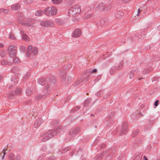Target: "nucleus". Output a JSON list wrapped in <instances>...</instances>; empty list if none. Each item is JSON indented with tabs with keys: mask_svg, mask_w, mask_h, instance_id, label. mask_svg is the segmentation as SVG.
Wrapping results in <instances>:
<instances>
[{
	"mask_svg": "<svg viewBox=\"0 0 160 160\" xmlns=\"http://www.w3.org/2000/svg\"><path fill=\"white\" fill-rule=\"evenodd\" d=\"M62 130V128L59 127H58L55 130H51L49 131L46 132L42 133L41 135V136L42 137V142H46L52 138L54 137L56 135L58 132H61Z\"/></svg>",
	"mask_w": 160,
	"mask_h": 160,
	"instance_id": "obj_1",
	"label": "nucleus"
},
{
	"mask_svg": "<svg viewBox=\"0 0 160 160\" xmlns=\"http://www.w3.org/2000/svg\"><path fill=\"white\" fill-rule=\"evenodd\" d=\"M81 11V9L78 6H74L68 10V14L72 17L77 16Z\"/></svg>",
	"mask_w": 160,
	"mask_h": 160,
	"instance_id": "obj_2",
	"label": "nucleus"
},
{
	"mask_svg": "<svg viewBox=\"0 0 160 160\" xmlns=\"http://www.w3.org/2000/svg\"><path fill=\"white\" fill-rule=\"evenodd\" d=\"M56 82V78L54 77H52L50 78L47 79L45 87V90L47 91L50 90L53 88Z\"/></svg>",
	"mask_w": 160,
	"mask_h": 160,
	"instance_id": "obj_3",
	"label": "nucleus"
},
{
	"mask_svg": "<svg viewBox=\"0 0 160 160\" xmlns=\"http://www.w3.org/2000/svg\"><path fill=\"white\" fill-rule=\"evenodd\" d=\"M57 12V10L54 7H48L44 10L45 14L48 16H53Z\"/></svg>",
	"mask_w": 160,
	"mask_h": 160,
	"instance_id": "obj_4",
	"label": "nucleus"
},
{
	"mask_svg": "<svg viewBox=\"0 0 160 160\" xmlns=\"http://www.w3.org/2000/svg\"><path fill=\"white\" fill-rule=\"evenodd\" d=\"M9 55L10 57H13L17 53V48L15 46H10L8 50Z\"/></svg>",
	"mask_w": 160,
	"mask_h": 160,
	"instance_id": "obj_5",
	"label": "nucleus"
},
{
	"mask_svg": "<svg viewBox=\"0 0 160 160\" xmlns=\"http://www.w3.org/2000/svg\"><path fill=\"white\" fill-rule=\"evenodd\" d=\"M81 131V128L79 127L72 128L69 131V135L71 137H74L78 134Z\"/></svg>",
	"mask_w": 160,
	"mask_h": 160,
	"instance_id": "obj_6",
	"label": "nucleus"
},
{
	"mask_svg": "<svg viewBox=\"0 0 160 160\" xmlns=\"http://www.w3.org/2000/svg\"><path fill=\"white\" fill-rule=\"evenodd\" d=\"M38 50L37 48L34 47L32 48V46L31 45H29L28 46V51L26 52V54L27 56H28L32 53L34 55H36L38 53Z\"/></svg>",
	"mask_w": 160,
	"mask_h": 160,
	"instance_id": "obj_7",
	"label": "nucleus"
},
{
	"mask_svg": "<svg viewBox=\"0 0 160 160\" xmlns=\"http://www.w3.org/2000/svg\"><path fill=\"white\" fill-rule=\"evenodd\" d=\"M128 130V123L127 122H124L122 125L121 130L119 134L120 135H123L127 132Z\"/></svg>",
	"mask_w": 160,
	"mask_h": 160,
	"instance_id": "obj_8",
	"label": "nucleus"
},
{
	"mask_svg": "<svg viewBox=\"0 0 160 160\" xmlns=\"http://www.w3.org/2000/svg\"><path fill=\"white\" fill-rule=\"evenodd\" d=\"M103 155L106 156V160H110L113 156V153L112 151L107 150L103 152Z\"/></svg>",
	"mask_w": 160,
	"mask_h": 160,
	"instance_id": "obj_9",
	"label": "nucleus"
},
{
	"mask_svg": "<svg viewBox=\"0 0 160 160\" xmlns=\"http://www.w3.org/2000/svg\"><path fill=\"white\" fill-rule=\"evenodd\" d=\"M40 25L45 27H53L54 26V23L50 21H43L41 22Z\"/></svg>",
	"mask_w": 160,
	"mask_h": 160,
	"instance_id": "obj_10",
	"label": "nucleus"
},
{
	"mask_svg": "<svg viewBox=\"0 0 160 160\" xmlns=\"http://www.w3.org/2000/svg\"><path fill=\"white\" fill-rule=\"evenodd\" d=\"M16 16L17 17L18 22L22 25V23H24V22L22 21L23 18V14L20 12H18L16 13Z\"/></svg>",
	"mask_w": 160,
	"mask_h": 160,
	"instance_id": "obj_11",
	"label": "nucleus"
},
{
	"mask_svg": "<svg viewBox=\"0 0 160 160\" xmlns=\"http://www.w3.org/2000/svg\"><path fill=\"white\" fill-rule=\"evenodd\" d=\"M34 20L32 19H28L27 20L26 22H24V23H22V25L27 26L28 27L31 26L32 25L34 24Z\"/></svg>",
	"mask_w": 160,
	"mask_h": 160,
	"instance_id": "obj_12",
	"label": "nucleus"
},
{
	"mask_svg": "<svg viewBox=\"0 0 160 160\" xmlns=\"http://www.w3.org/2000/svg\"><path fill=\"white\" fill-rule=\"evenodd\" d=\"M81 31L80 29H76L73 32L72 36L74 38L78 37L81 35Z\"/></svg>",
	"mask_w": 160,
	"mask_h": 160,
	"instance_id": "obj_13",
	"label": "nucleus"
},
{
	"mask_svg": "<svg viewBox=\"0 0 160 160\" xmlns=\"http://www.w3.org/2000/svg\"><path fill=\"white\" fill-rule=\"evenodd\" d=\"M66 69L65 68V70L63 69H61L60 70L59 72V76L60 77L61 79L63 78H65L66 76Z\"/></svg>",
	"mask_w": 160,
	"mask_h": 160,
	"instance_id": "obj_14",
	"label": "nucleus"
},
{
	"mask_svg": "<svg viewBox=\"0 0 160 160\" xmlns=\"http://www.w3.org/2000/svg\"><path fill=\"white\" fill-rule=\"evenodd\" d=\"M42 122V119L41 118L37 119L34 123V126L35 128H38L41 124Z\"/></svg>",
	"mask_w": 160,
	"mask_h": 160,
	"instance_id": "obj_15",
	"label": "nucleus"
},
{
	"mask_svg": "<svg viewBox=\"0 0 160 160\" xmlns=\"http://www.w3.org/2000/svg\"><path fill=\"white\" fill-rule=\"evenodd\" d=\"M20 4L17 3L12 5L11 6V8L13 10H18L20 8Z\"/></svg>",
	"mask_w": 160,
	"mask_h": 160,
	"instance_id": "obj_16",
	"label": "nucleus"
},
{
	"mask_svg": "<svg viewBox=\"0 0 160 160\" xmlns=\"http://www.w3.org/2000/svg\"><path fill=\"white\" fill-rule=\"evenodd\" d=\"M97 8L98 9H101L102 11H105L106 8H105V4L104 3H100L97 7Z\"/></svg>",
	"mask_w": 160,
	"mask_h": 160,
	"instance_id": "obj_17",
	"label": "nucleus"
},
{
	"mask_svg": "<svg viewBox=\"0 0 160 160\" xmlns=\"http://www.w3.org/2000/svg\"><path fill=\"white\" fill-rule=\"evenodd\" d=\"M48 78H46L45 79L43 78H39L38 80V82L39 84L43 85L44 84L46 85V81H47V79Z\"/></svg>",
	"mask_w": 160,
	"mask_h": 160,
	"instance_id": "obj_18",
	"label": "nucleus"
},
{
	"mask_svg": "<svg viewBox=\"0 0 160 160\" xmlns=\"http://www.w3.org/2000/svg\"><path fill=\"white\" fill-rule=\"evenodd\" d=\"M33 88H28L26 90V93L27 95L30 96L33 93Z\"/></svg>",
	"mask_w": 160,
	"mask_h": 160,
	"instance_id": "obj_19",
	"label": "nucleus"
},
{
	"mask_svg": "<svg viewBox=\"0 0 160 160\" xmlns=\"http://www.w3.org/2000/svg\"><path fill=\"white\" fill-rule=\"evenodd\" d=\"M71 78L69 77H68L67 78H66V77L65 78H63L61 79V81L64 84H65L69 83L71 81Z\"/></svg>",
	"mask_w": 160,
	"mask_h": 160,
	"instance_id": "obj_20",
	"label": "nucleus"
},
{
	"mask_svg": "<svg viewBox=\"0 0 160 160\" xmlns=\"http://www.w3.org/2000/svg\"><path fill=\"white\" fill-rule=\"evenodd\" d=\"M123 16V12L121 11H118L115 14V17L117 18H121Z\"/></svg>",
	"mask_w": 160,
	"mask_h": 160,
	"instance_id": "obj_21",
	"label": "nucleus"
},
{
	"mask_svg": "<svg viewBox=\"0 0 160 160\" xmlns=\"http://www.w3.org/2000/svg\"><path fill=\"white\" fill-rule=\"evenodd\" d=\"M1 63L2 65H4L7 64H8L9 65H11L13 63L12 62H8L7 60L5 59H2L1 61Z\"/></svg>",
	"mask_w": 160,
	"mask_h": 160,
	"instance_id": "obj_22",
	"label": "nucleus"
},
{
	"mask_svg": "<svg viewBox=\"0 0 160 160\" xmlns=\"http://www.w3.org/2000/svg\"><path fill=\"white\" fill-rule=\"evenodd\" d=\"M56 22L58 25H61L64 24V21L59 18H56L55 19Z\"/></svg>",
	"mask_w": 160,
	"mask_h": 160,
	"instance_id": "obj_23",
	"label": "nucleus"
},
{
	"mask_svg": "<svg viewBox=\"0 0 160 160\" xmlns=\"http://www.w3.org/2000/svg\"><path fill=\"white\" fill-rule=\"evenodd\" d=\"M14 96V92L11 91L8 92L6 95V97L8 98H11Z\"/></svg>",
	"mask_w": 160,
	"mask_h": 160,
	"instance_id": "obj_24",
	"label": "nucleus"
},
{
	"mask_svg": "<svg viewBox=\"0 0 160 160\" xmlns=\"http://www.w3.org/2000/svg\"><path fill=\"white\" fill-rule=\"evenodd\" d=\"M59 123V122L58 120H54L51 122V124L52 127H54L58 125Z\"/></svg>",
	"mask_w": 160,
	"mask_h": 160,
	"instance_id": "obj_25",
	"label": "nucleus"
},
{
	"mask_svg": "<svg viewBox=\"0 0 160 160\" xmlns=\"http://www.w3.org/2000/svg\"><path fill=\"white\" fill-rule=\"evenodd\" d=\"M23 31H21V34L22 35V38L24 40H27L28 39V36L26 34L23 33Z\"/></svg>",
	"mask_w": 160,
	"mask_h": 160,
	"instance_id": "obj_26",
	"label": "nucleus"
},
{
	"mask_svg": "<svg viewBox=\"0 0 160 160\" xmlns=\"http://www.w3.org/2000/svg\"><path fill=\"white\" fill-rule=\"evenodd\" d=\"M116 68H115V67H112L110 70V74L112 75H113L114 74L116 71Z\"/></svg>",
	"mask_w": 160,
	"mask_h": 160,
	"instance_id": "obj_27",
	"label": "nucleus"
},
{
	"mask_svg": "<svg viewBox=\"0 0 160 160\" xmlns=\"http://www.w3.org/2000/svg\"><path fill=\"white\" fill-rule=\"evenodd\" d=\"M104 156L103 152L102 154H99L95 157V159L97 160H101Z\"/></svg>",
	"mask_w": 160,
	"mask_h": 160,
	"instance_id": "obj_28",
	"label": "nucleus"
},
{
	"mask_svg": "<svg viewBox=\"0 0 160 160\" xmlns=\"http://www.w3.org/2000/svg\"><path fill=\"white\" fill-rule=\"evenodd\" d=\"M91 101V100L90 98H87L84 102V106L86 107L87 105H89Z\"/></svg>",
	"mask_w": 160,
	"mask_h": 160,
	"instance_id": "obj_29",
	"label": "nucleus"
},
{
	"mask_svg": "<svg viewBox=\"0 0 160 160\" xmlns=\"http://www.w3.org/2000/svg\"><path fill=\"white\" fill-rule=\"evenodd\" d=\"M123 61H121L118 64V66L116 67L117 70H120L121 69L123 65Z\"/></svg>",
	"mask_w": 160,
	"mask_h": 160,
	"instance_id": "obj_30",
	"label": "nucleus"
},
{
	"mask_svg": "<svg viewBox=\"0 0 160 160\" xmlns=\"http://www.w3.org/2000/svg\"><path fill=\"white\" fill-rule=\"evenodd\" d=\"M43 13V11L42 10H39L36 12L35 15L38 16H41Z\"/></svg>",
	"mask_w": 160,
	"mask_h": 160,
	"instance_id": "obj_31",
	"label": "nucleus"
},
{
	"mask_svg": "<svg viewBox=\"0 0 160 160\" xmlns=\"http://www.w3.org/2000/svg\"><path fill=\"white\" fill-rule=\"evenodd\" d=\"M13 62L14 63H18L19 62V58L16 57V56L13 57Z\"/></svg>",
	"mask_w": 160,
	"mask_h": 160,
	"instance_id": "obj_32",
	"label": "nucleus"
},
{
	"mask_svg": "<svg viewBox=\"0 0 160 160\" xmlns=\"http://www.w3.org/2000/svg\"><path fill=\"white\" fill-rule=\"evenodd\" d=\"M34 0H23V2L26 4H31Z\"/></svg>",
	"mask_w": 160,
	"mask_h": 160,
	"instance_id": "obj_33",
	"label": "nucleus"
},
{
	"mask_svg": "<svg viewBox=\"0 0 160 160\" xmlns=\"http://www.w3.org/2000/svg\"><path fill=\"white\" fill-rule=\"evenodd\" d=\"M22 91L21 88H16V90L15 92V93L16 94L19 95L20 94Z\"/></svg>",
	"mask_w": 160,
	"mask_h": 160,
	"instance_id": "obj_34",
	"label": "nucleus"
},
{
	"mask_svg": "<svg viewBox=\"0 0 160 160\" xmlns=\"http://www.w3.org/2000/svg\"><path fill=\"white\" fill-rule=\"evenodd\" d=\"M62 0H52V2L55 4H59L60 3Z\"/></svg>",
	"mask_w": 160,
	"mask_h": 160,
	"instance_id": "obj_35",
	"label": "nucleus"
},
{
	"mask_svg": "<svg viewBox=\"0 0 160 160\" xmlns=\"http://www.w3.org/2000/svg\"><path fill=\"white\" fill-rule=\"evenodd\" d=\"M82 82V79L77 80V81L75 82L74 85L75 86L78 85L81 83Z\"/></svg>",
	"mask_w": 160,
	"mask_h": 160,
	"instance_id": "obj_36",
	"label": "nucleus"
},
{
	"mask_svg": "<svg viewBox=\"0 0 160 160\" xmlns=\"http://www.w3.org/2000/svg\"><path fill=\"white\" fill-rule=\"evenodd\" d=\"M8 160H14V156L13 154L11 153L9 154Z\"/></svg>",
	"mask_w": 160,
	"mask_h": 160,
	"instance_id": "obj_37",
	"label": "nucleus"
},
{
	"mask_svg": "<svg viewBox=\"0 0 160 160\" xmlns=\"http://www.w3.org/2000/svg\"><path fill=\"white\" fill-rule=\"evenodd\" d=\"M43 97V95L42 94H39L36 97V100L37 101L39 100L42 99Z\"/></svg>",
	"mask_w": 160,
	"mask_h": 160,
	"instance_id": "obj_38",
	"label": "nucleus"
},
{
	"mask_svg": "<svg viewBox=\"0 0 160 160\" xmlns=\"http://www.w3.org/2000/svg\"><path fill=\"white\" fill-rule=\"evenodd\" d=\"M92 16V15L91 13H89L86 16H84V19H88L91 18Z\"/></svg>",
	"mask_w": 160,
	"mask_h": 160,
	"instance_id": "obj_39",
	"label": "nucleus"
},
{
	"mask_svg": "<svg viewBox=\"0 0 160 160\" xmlns=\"http://www.w3.org/2000/svg\"><path fill=\"white\" fill-rule=\"evenodd\" d=\"M138 132L139 130H135L132 134L133 136L135 137H136L138 134Z\"/></svg>",
	"mask_w": 160,
	"mask_h": 160,
	"instance_id": "obj_40",
	"label": "nucleus"
},
{
	"mask_svg": "<svg viewBox=\"0 0 160 160\" xmlns=\"http://www.w3.org/2000/svg\"><path fill=\"white\" fill-rule=\"evenodd\" d=\"M30 76V74L29 73H27L23 77V79L24 80H26Z\"/></svg>",
	"mask_w": 160,
	"mask_h": 160,
	"instance_id": "obj_41",
	"label": "nucleus"
},
{
	"mask_svg": "<svg viewBox=\"0 0 160 160\" xmlns=\"http://www.w3.org/2000/svg\"><path fill=\"white\" fill-rule=\"evenodd\" d=\"M6 154V152H2V153H0V156L2 157V159H3L4 156Z\"/></svg>",
	"mask_w": 160,
	"mask_h": 160,
	"instance_id": "obj_42",
	"label": "nucleus"
},
{
	"mask_svg": "<svg viewBox=\"0 0 160 160\" xmlns=\"http://www.w3.org/2000/svg\"><path fill=\"white\" fill-rule=\"evenodd\" d=\"M0 55L2 57H4L5 55V52L2 50L0 51Z\"/></svg>",
	"mask_w": 160,
	"mask_h": 160,
	"instance_id": "obj_43",
	"label": "nucleus"
},
{
	"mask_svg": "<svg viewBox=\"0 0 160 160\" xmlns=\"http://www.w3.org/2000/svg\"><path fill=\"white\" fill-rule=\"evenodd\" d=\"M9 37L10 38L12 39L13 40L15 39V38L14 37V36L12 34V33H10Z\"/></svg>",
	"mask_w": 160,
	"mask_h": 160,
	"instance_id": "obj_44",
	"label": "nucleus"
},
{
	"mask_svg": "<svg viewBox=\"0 0 160 160\" xmlns=\"http://www.w3.org/2000/svg\"><path fill=\"white\" fill-rule=\"evenodd\" d=\"M70 148H71L70 147H68L66 148H63L62 149V150L64 151L65 152H67L68 151V150H69V149H70Z\"/></svg>",
	"mask_w": 160,
	"mask_h": 160,
	"instance_id": "obj_45",
	"label": "nucleus"
},
{
	"mask_svg": "<svg viewBox=\"0 0 160 160\" xmlns=\"http://www.w3.org/2000/svg\"><path fill=\"white\" fill-rule=\"evenodd\" d=\"M20 49L23 52H24L26 49L25 47L23 46H21L20 47Z\"/></svg>",
	"mask_w": 160,
	"mask_h": 160,
	"instance_id": "obj_46",
	"label": "nucleus"
},
{
	"mask_svg": "<svg viewBox=\"0 0 160 160\" xmlns=\"http://www.w3.org/2000/svg\"><path fill=\"white\" fill-rule=\"evenodd\" d=\"M152 68H148L147 69L145 70V72L147 73H149V72L151 71H152Z\"/></svg>",
	"mask_w": 160,
	"mask_h": 160,
	"instance_id": "obj_47",
	"label": "nucleus"
},
{
	"mask_svg": "<svg viewBox=\"0 0 160 160\" xmlns=\"http://www.w3.org/2000/svg\"><path fill=\"white\" fill-rule=\"evenodd\" d=\"M133 72L132 71L130 73L129 77L130 78H132L134 77V74Z\"/></svg>",
	"mask_w": 160,
	"mask_h": 160,
	"instance_id": "obj_48",
	"label": "nucleus"
},
{
	"mask_svg": "<svg viewBox=\"0 0 160 160\" xmlns=\"http://www.w3.org/2000/svg\"><path fill=\"white\" fill-rule=\"evenodd\" d=\"M80 108V107L79 106L76 107L73 110V112L75 111H77Z\"/></svg>",
	"mask_w": 160,
	"mask_h": 160,
	"instance_id": "obj_49",
	"label": "nucleus"
},
{
	"mask_svg": "<svg viewBox=\"0 0 160 160\" xmlns=\"http://www.w3.org/2000/svg\"><path fill=\"white\" fill-rule=\"evenodd\" d=\"M47 160H55L54 157L53 156L49 157Z\"/></svg>",
	"mask_w": 160,
	"mask_h": 160,
	"instance_id": "obj_50",
	"label": "nucleus"
},
{
	"mask_svg": "<svg viewBox=\"0 0 160 160\" xmlns=\"http://www.w3.org/2000/svg\"><path fill=\"white\" fill-rule=\"evenodd\" d=\"M100 23L102 25H104L105 23L104 19H102L100 20Z\"/></svg>",
	"mask_w": 160,
	"mask_h": 160,
	"instance_id": "obj_51",
	"label": "nucleus"
},
{
	"mask_svg": "<svg viewBox=\"0 0 160 160\" xmlns=\"http://www.w3.org/2000/svg\"><path fill=\"white\" fill-rule=\"evenodd\" d=\"M158 102L159 101L158 100H157L154 103V105L155 106H158Z\"/></svg>",
	"mask_w": 160,
	"mask_h": 160,
	"instance_id": "obj_52",
	"label": "nucleus"
},
{
	"mask_svg": "<svg viewBox=\"0 0 160 160\" xmlns=\"http://www.w3.org/2000/svg\"><path fill=\"white\" fill-rule=\"evenodd\" d=\"M97 70L96 69H94V70H93L92 71H91L90 73H95L97 72Z\"/></svg>",
	"mask_w": 160,
	"mask_h": 160,
	"instance_id": "obj_53",
	"label": "nucleus"
},
{
	"mask_svg": "<svg viewBox=\"0 0 160 160\" xmlns=\"http://www.w3.org/2000/svg\"><path fill=\"white\" fill-rule=\"evenodd\" d=\"M9 10L8 9H5L4 10L3 12L5 14H7Z\"/></svg>",
	"mask_w": 160,
	"mask_h": 160,
	"instance_id": "obj_54",
	"label": "nucleus"
},
{
	"mask_svg": "<svg viewBox=\"0 0 160 160\" xmlns=\"http://www.w3.org/2000/svg\"><path fill=\"white\" fill-rule=\"evenodd\" d=\"M106 147V145L104 143L102 144L100 146V148H103Z\"/></svg>",
	"mask_w": 160,
	"mask_h": 160,
	"instance_id": "obj_55",
	"label": "nucleus"
},
{
	"mask_svg": "<svg viewBox=\"0 0 160 160\" xmlns=\"http://www.w3.org/2000/svg\"><path fill=\"white\" fill-rule=\"evenodd\" d=\"M141 12V10H140V8H139L138 9V13H137V16H138L139 15V14H140V12Z\"/></svg>",
	"mask_w": 160,
	"mask_h": 160,
	"instance_id": "obj_56",
	"label": "nucleus"
},
{
	"mask_svg": "<svg viewBox=\"0 0 160 160\" xmlns=\"http://www.w3.org/2000/svg\"><path fill=\"white\" fill-rule=\"evenodd\" d=\"M129 1H130V0H122V2L123 3H127Z\"/></svg>",
	"mask_w": 160,
	"mask_h": 160,
	"instance_id": "obj_57",
	"label": "nucleus"
},
{
	"mask_svg": "<svg viewBox=\"0 0 160 160\" xmlns=\"http://www.w3.org/2000/svg\"><path fill=\"white\" fill-rule=\"evenodd\" d=\"M90 74L88 75L87 76V80L90 77Z\"/></svg>",
	"mask_w": 160,
	"mask_h": 160,
	"instance_id": "obj_58",
	"label": "nucleus"
},
{
	"mask_svg": "<svg viewBox=\"0 0 160 160\" xmlns=\"http://www.w3.org/2000/svg\"><path fill=\"white\" fill-rule=\"evenodd\" d=\"M4 47V45L2 43H0V48H2Z\"/></svg>",
	"mask_w": 160,
	"mask_h": 160,
	"instance_id": "obj_59",
	"label": "nucleus"
},
{
	"mask_svg": "<svg viewBox=\"0 0 160 160\" xmlns=\"http://www.w3.org/2000/svg\"><path fill=\"white\" fill-rule=\"evenodd\" d=\"M4 9L2 8L0 9V12H3V11Z\"/></svg>",
	"mask_w": 160,
	"mask_h": 160,
	"instance_id": "obj_60",
	"label": "nucleus"
},
{
	"mask_svg": "<svg viewBox=\"0 0 160 160\" xmlns=\"http://www.w3.org/2000/svg\"><path fill=\"white\" fill-rule=\"evenodd\" d=\"M143 158L144 159V160H148L147 158L145 156H143Z\"/></svg>",
	"mask_w": 160,
	"mask_h": 160,
	"instance_id": "obj_61",
	"label": "nucleus"
},
{
	"mask_svg": "<svg viewBox=\"0 0 160 160\" xmlns=\"http://www.w3.org/2000/svg\"><path fill=\"white\" fill-rule=\"evenodd\" d=\"M18 160H19L20 159V158L19 157H18L16 158Z\"/></svg>",
	"mask_w": 160,
	"mask_h": 160,
	"instance_id": "obj_62",
	"label": "nucleus"
},
{
	"mask_svg": "<svg viewBox=\"0 0 160 160\" xmlns=\"http://www.w3.org/2000/svg\"><path fill=\"white\" fill-rule=\"evenodd\" d=\"M2 79V76H0V81H1Z\"/></svg>",
	"mask_w": 160,
	"mask_h": 160,
	"instance_id": "obj_63",
	"label": "nucleus"
},
{
	"mask_svg": "<svg viewBox=\"0 0 160 160\" xmlns=\"http://www.w3.org/2000/svg\"><path fill=\"white\" fill-rule=\"evenodd\" d=\"M91 116H94V115H93V114H91Z\"/></svg>",
	"mask_w": 160,
	"mask_h": 160,
	"instance_id": "obj_64",
	"label": "nucleus"
}]
</instances>
